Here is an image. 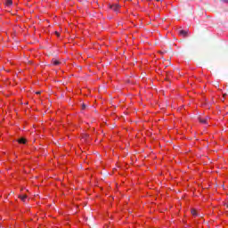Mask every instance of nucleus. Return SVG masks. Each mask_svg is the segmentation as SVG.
I'll list each match as a JSON object with an SVG mask.
<instances>
[{"mask_svg":"<svg viewBox=\"0 0 228 228\" xmlns=\"http://www.w3.org/2000/svg\"><path fill=\"white\" fill-rule=\"evenodd\" d=\"M110 10H113V12H116V13L118 12V10H120V5L118 4H114L110 5Z\"/></svg>","mask_w":228,"mask_h":228,"instance_id":"nucleus-1","label":"nucleus"},{"mask_svg":"<svg viewBox=\"0 0 228 228\" xmlns=\"http://www.w3.org/2000/svg\"><path fill=\"white\" fill-rule=\"evenodd\" d=\"M208 118H209L208 117H206L204 118H198L199 122H200V124H208Z\"/></svg>","mask_w":228,"mask_h":228,"instance_id":"nucleus-2","label":"nucleus"},{"mask_svg":"<svg viewBox=\"0 0 228 228\" xmlns=\"http://www.w3.org/2000/svg\"><path fill=\"white\" fill-rule=\"evenodd\" d=\"M179 34L182 35V37H187L188 36V31H186V30H180Z\"/></svg>","mask_w":228,"mask_h":228,"instance_id":"nucleus-3","label":"nucleus"},{"mask_svg":"<svg viewBox=\"0 0 228 228\" xmlns=\"http://www.w3.org/2000/svg\"><path fill=\"white\" fill-rule=\"evenodd\" d=\"M19 199H21L22 202H26V200L28 199V195L19 196Z\"/></svg>","mask_w":228,"mask_h":228,"instance_id":"nucleus-4","label":"nucleus"},{"mask_svg":"<svg viewBox=\"0 0 228 228\" xmlns=\"http://www.w3.org/2000/svg\"><path fill=\"white\" fill-rule=\"evenodd\" d=\"M5 4H6L7 6H12V5L13 4V1H12V0H6V1H5Z\"/></svg>","mask_w":228,"mask_h":228,"instance_id":"nucleus-5","label":"nucleus"},{"mask_svg":"<svg viewBox=\"0 0 228 228\" xmlns=\"http://www.w3.org/2000/svg\"><path fill=\"white\" fill-rule=\"evenodd\" d=\"M53 65H60V63H61V62H60V61H58V60H56V59H53Z\"/></svg>","mask_w":228,"mask_h":228,"instance_id":"nucleus-6","label":"nucleus"},{"mask_svg":"<svg viewBox=\"0 0 228 228\" xmlns=\"http://www.w3.org/2000/svg\"><path fill=\"white\" fill-rule=\"evenodd\" d=\"M26 142H27V141H26L25 138H20V139L18 140V142L23 143V144L26 143Z\"/></svg>","mask_w":228,"mask_h":228,"instance_id":"nucleus-7","label":"nucleus"},{"mask_svg":"<svg viewBox=\"0 0 228 228\" xmlns=\"http://www.w3.org/2000/svg\"><path fill=\"white\" fill-rule=\"evenodd\" d=\"M191 213L193 216H197V210L191 209Z\"/></svg>","mask_w":228,"mask_h":228,"instance_id":"nucleus-8","label":"nucleus"},{"mask_svg":"<svg viewBox=\"0 0 228 228\" xmlns=\"http://www.w3.org/2000/svg\"><path fill=\"white\" fill-rule=\"evenodd\" d=\"M225 97H227V93L223 94V100L222 101H225Z\"/></svg>","mask_w":228,"mask_h":228,"instance_id":"nucleus-9","label":"nucleus"},{"mask_svg":"<svg viewBox=\"0 0 228 228\" xmlns=\"http://www.w3.org/2000/svg\"><path fill=\"white\" fill-rule=\"evenodd\" d=\"M86 104L83 103L82 104V110H86Z\"/></svg>","mask_w":228,"mask_h":228,"instance_id":"nucleus-10","label":"nucleus"},{"mask_svg":"<svg viewBox=\"0 0 228 228\" xmlns=\"http://www.w3.org/2000/svg\"><path fill=\"white\" fill-rule=\"evenodd\" d=\"M55 35H56L57 37H60V33H59V32H55Z\"/></svg>","mask_w":228,"mask_h":228,"instance_id":"nucleus-11","label":"nucleus"},{"mask_svg":"<svg viewBox=\"0 0 228 228\" xmlns=\"http://www.w3.org/2000/svg\"><path fill=\"white\" fill-rule=\"evenodd\" d=\"M37 94H40V92H37Z\"/></svg>","mask_w":228,"mask_h":228,"instance_id":"nucleus-12","label":"nucleus"},{"mask_svg":"<svg viewBox=\"0 0 228 228\" xmlns=\"http://www.w3.org/2000/svg\"><path fill=\"white\" fill-rule=\"evenodd\" d=\"M226 208H228V204H225Z\"/></svg>","mask_w":228,"mask_h":228,"instance_id":"nucleus-13","label":"nucleus"},{"mask_svg":"<svg viewBox=\"0 0 228 228\" xmlns=\"http://www.w3.org/2000/svg\"><path fill=\"white\" fill-rule=\"evenodd\" d=\"M147 1H151V0H147Z\"/></svg>","mask_w":228,"mask_h":228,"instance_id":"nucleus-14","label":"nucleus"},{"mask_svg":"<svg viewBox=\"0 0 228 228\" xmlns=\"http://www.w3.org/2000/svg\"><path fill=\"white\" fill-rule=\"evenodd\" d=\"M158 2L159 1V0H157Z\"/></svg>","mask_w":228,"mask_h":228,"instance_id":"nucleus-15","label":"nucleus"}]
</instances>
